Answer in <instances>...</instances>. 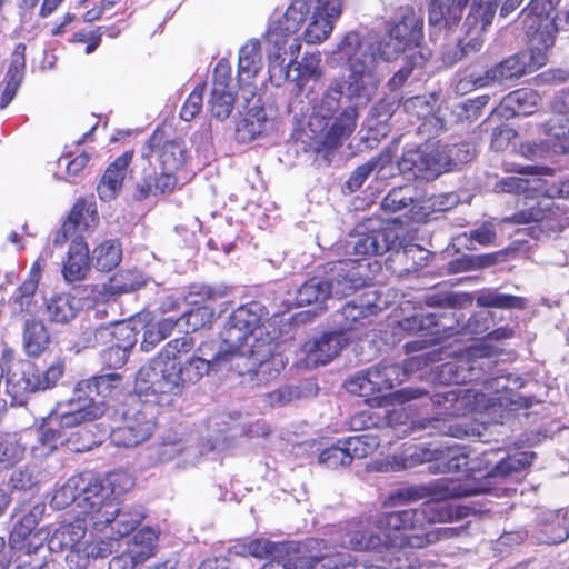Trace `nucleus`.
<instances>
[{
  "mask_svg": "<svg viewBox=\"0 0 569 569\" xmlns=\"http://www.w3.org/2000/svg\"><path fill=\"white\" fill-rule=\"evenodd\" d=\"M276 348V337H270L261 323L259 305L241 306L229 317L221 340L201 343V356L180 368V379L194 383L210 369L234 362L239 375L251 376L257 385L267 383L286 366L281 355L274 353Z\"/></svg>",
  "mask_w": 569,
  "mask_h": 569,
  "instance_id": "f257e3e1",
  "label": "nucleus"
},
{
  "mask_svg": "<svg viewBox=\"0 0 569 569\" xmlns=\"http://www.w3.org/2000/svg\"><path fill=\"white\" fill-rule=\"evenodd\" d=\"M556 18L550 1L531 0L520 13L529 49L510 56L486 70L483 73L488 86L503 84L545 66L548 62L549 50L555 44Z\"/></svg>",
  "mask_w": 569,
  "mask_h": 569,
  "instance_id": "f03ea898",
  "label": "nucleus"
},
{
  "mask_svg": "<svg viewBox=\"0 0 569 569\" xmlns=\"http://www.w3.org/2000/svg\"><path fill=\"white\" fill-rule=\"evenodd\" d=\"M337 54L349 69L347 80H340L346 96L367 103L383 79L377 43L361 39L357 32H349L339 43Z\"/></svg>",
  "mask_w": 569,
  "mask_h": 569,
  "instance_id": "7ed1b4c3",
  "label": "nucleus"
},
{
  "mask_svg": "<svg viewBox=\"0 0 569 569\" xmlns=\"http://www.w3.org/2000/svg\"><path fill=\"white\" fill-rule=\"evenodd\" d=\"M87 525L77 519L61 523L51 533L48 547L53 552H66V563L70 569H87L91 560L104 559L118 551L117 539H87Z\"/></svg>",
  "mask_w": 569,
  "mask_h": 569,
  "instance_id": "20e7f679",
  "label": "nucleus"
},
{
  "mask_svg": "<svg viewBox=\"0 0 569 569\" xmlns=\"http://www.w3.org/2000/svg\"><path fill=\"white\" fill-rule=\"evenodd\" d=\"M178 389V339L169 341L158 357L142 366L136 376L134 393L139 397L152 393L157 403L171 406Z\"/></svg>",
  "mask_w": 569,
  "mask_h": 569,
  "instance_id": "39448f33",
  "label": "nucleus"
},
{
  "mask_svg": "<svg viewBox=\"0 0 569 569\" xmlns=\"http://www.w3.org/2000/svg\"><path fill=\"white\" fill-rule=\"evenodd\" d=\"M372 525L377 531L390 538H397V543L388 545L390 550H402L406 548H425L439 539L450 538L458 535L457 528H442L438 533L430 531L425 533H409L415 530H422L423 522L419 508L381 512L375 516Z\"/></svg>",
  "mask_w": 569,
  "mask_h": 569,
  "instance_id": "423d86ee",
  "label": "nucleus"
},
{
  "mask_svg": "<svg viewBox=\"0 0 569 569\" xmlns=\"http://www.w3.org/2000/svg\"><path fill=\"white\" fill-rule=\"evenodd\" d=\"M343 84L339 79L325 91L318 106L315 107L313 119L332 120L322 139V147L328 150L338 149L356 130L359 117L356 99L347 96L348 103L343 106Z\"/></svg>",
  "mask_w": 569,
  "mask_h": 569,
  "instance_id": "0eeeda50",
  "label": "nucleus"
},
{
  "mask_svg": "<svg viewBox=\"0 0 569 569\" xmlns=\"http://www.w3.org/2000/svg\"><path fill=\"white\" fill-rule=\"evenodd\" d=\"M348 250L358 256H379L386 252H395L403 261L415 259L420 254L421 260L427 259L425 250L420 246H403L399 233L393 228L380 227V221L369 219L365 223L358 224L347 240Z\"/></svg>",
  "mask_w": 569,
  "mask_h": 569,
  "instance_id": "6e6552de",
  "label": "nucleus"
},
{
  "mask_svg": "<svg viewBox=\"0 0 569 569\" xmlns=\"http://www.w3.org/2000/svg\"><path fill=\"white\" fill-rule=\"evenodd\" d=\"M311 8L312 13L336 20L342 11V0H292L286 12L273 17L266 31V40L270 44L281 48L293 37Z\"/></svg>",
  "mask_w": 569,
  "mask_h": 569,
  "instance_id": "1a4fd4ad",
  "label": "nucleus"
},
{
  "mask_svg": "<svg viewBox=\"0 0 569 569\" xmlns=\"http://www.w3.org/2000/svg\"><path fill=\"white\" fill-rule=\"evenodd\" d=\"M509 378L505 375L485 378L481 390L450 389L432 396V402L441 406L439 415L446 417L465 416L468 412L480 410L489 401L487 395L508 391Z\"/></svg>",
  "mask_w": 569,
  "mask_h": 569,
  "instance_id": "9d476101",
  "label": "nucleus"
},
{
  "mask_svg": "<svg viewBox=\"0 0 569 569\" xmlns=\"http://www.w3.org/2000/svg\"><path fill=\"white\" fill-rule=\"evenodd\" d=\"M122 425L110 433L117 447H134L147 441L156 429L154 406L137 396H129L122 412Z\"/></svg>",
  "mask_w": 569,
  "mask_h": 569,
  "instance_id": "9b49d317",
  "label": "nucleus"
},
{
  "mask_svg": "<svg viewBox=\"0 0 569 569\" xmlns=\"http://www.w3.org/2000/svg\"><path fill=\"white\" fill-rule=\"evenodd\" d=\"M111 485V480L101 479L90 471L82 472L78 509L79 513L92 520L96 529H99L100 521L108 520V516L114 512L111 508L117 498Z\"/></svg>",
  "mask_w": 569,
  "mask_h": 569,
  "instance_id": "f8f14e48",
  "label": "nucleus"
},
{
  "mask_svg": "<svg viewBox=\"0 0 569 569\" xmlns=\"http://www.w3.org/2000/svg\"><path fill=\"white\" fill-rule=\"evenodd\" d=\"M106 412L103 400H97L88 392H78V385L73 396L67 401L59 402L50 412V422L62 428H73L84 422L99 419Z\"/></svg>",
  "mask_w": 569,
  "mask_h": 569,
  "instance_id": "ddd939ff",
  "label": "nucleus"
},
{
  "mask_svg": "<svg viewBox=\"0 0 569 569\" xmlns=\"http://www.w3.org/2000/svg\"><path fill=\"white\" fill-rule=\"evenodd\" d=\"M398 167L408 180L436 179L443 171L439 156V141H427L406 149L398 161Z\"/></svg>",
  "mask_w": 569,
  "mask_h": 569,
  "instance_id": "4468645a",
  "label": "nucleus"
},
{
  "mask_svg": "<svg viewBox=\"0 0 569 569\" xmlns=\"http://www.w3.org/2000/svg\"><path fill=\"white\" fill-rule=\"evenodd\" d=\"M548 197L541 200H531L528 208L516 212L510 221L515 223L538 224L548 236L557 233L569 227V213L553 200L552 190H548Z\"/></svg>",
  "mask_w": 569,
  "mask_h": 569,
  "instance_id": "2eb2a0df",
  "label": "nucleus"
},
{
  "mask_svg": "<svg viewBox=\"0 0 569 569\" xmlns=\"http://www.w3.org/2000/svg\"><path fill=\"white\" fill-rule=\"evenodd\" d=\"M550 109L551 117L541 123L542 144L556 154L569 156V89L552 98Z\"/></svg>",
  "mask_w": 569,
  "mask_h": 569,
  "instance_id": "dca6fc26",
  "label": "nucleus"
},
{
  "mask_svg": "<svg viewBox=\"0 0 569 569\" xmlns=\"http://www.w3.org/2000/svg\"><path fill=\"white\" fill-rule=\"evenodd\" d=\"M367 263L355 259L331 261L322 267V273L331 298L352 295L366 284L363 271Z\"/></svg>",
  "mask_w": 569,
  "mask_h": 569,
  "instance_id": "f3484780",
  "label": "nucleus"
},
{
  "mask_svg": "<svg viewBox=\"0 0 569 569\" xmlns=\"http://www.w3.org/2000/svg\"><path fill=\"white\" fill-rule=\"evenodd\" d=\"M388 302L376 289H368L358 300H351L336 313L335 322L341 331H350L370 323V318L387 309Z\"/></svg>",
  "mask_w": 569,
  "mask_h": 569,
  "instance_id": "a211bd4d",
  "label": "nucleus"
},
{
  "mask_svg": "<svg viewBox=\"0 0 569 569\" xmlns=\"http://www.w3.org/2000/svg\"><path fill=\"white\" fill-rule=\"evenodd\" d=\"M229 288L223 284L216 287L207 284L192 286L191 291L186 296L184 300L188 305H194L196 308L184 311L180 317L186 323L187 333L189 330L197 331L211 321L213 311L204 305L209 301H216L224 298L229 293Z\"/></svg>",
  "mask_w": 569,
  "mask_h": 569,
  "instance_id": "6ab92c4d",
  "label": "nucleus"
},
{
  "mask_svg": "<svg viewBox=\"0 0 569 569\" xmlns=\"http://www.w3.org/2000/svg\"><path fill=\"white\" fill-rule=\"evenodd\" d=\"M286 44L287 42L281 48L273 44L278 51L269 62L271 78L288 80L296 83L299 89H302L306 81H317L322 77V71L319 67L320 60L315 56L305 58L302 62L291 60L287 66H283V60L279 62L281 51L284 54L287 53Z\"/></svg>",
  "mask_w": 569,
  "mask_h": 569,
  "instance_id": "aec40b11",
  "label": "nucleus"
},
{
  "mask_svg": "<svg viewBox=\"0 0 569 569\" xmlns=\"http://www.w3.org/2000/svg\"><path fill=\"white\" fill-rule=\"evenodd\" d=\"M498 7L497 0H473L469 13L462 24L467 34L473 33L468 41H460L462 49H466V57L480 51L483 40L480 33L491 24Z\"/></svg>",
  "mask_w": 569,
  "mask_h": 569,
  "instance_id": "412c9836",
  "label": "nucleus"
},
{
  "mask_svg": "<svg viewBox=\"0 0 569 569\" xmlns=\"http://www.w3.org/2000/svg\"><path fill=\"white\" fill-rule=\"evenodd\" d=\"M348 345V340L340 332H323L315 336L302 346L307 367L326 365L336 358Z\"/></svg>",
  "mask_w": 569,
  "mask_h": 569,
  "instance_id": "4be33fe9",
  "label": "nucleus"
},
{
  "mask_svg": "<svg viewBox=\"0 0 569 569\" xmlns=\"http://www.w3.org/2000/svg\"><path fill=\"white\" fill-rule=\"evenodd\" d=\"M133 540L132 547L110 560L109 569H136L153 555L156 535L152 530H140Z\"/></svg>",
  "mask_w": 569,
  "mask_h": 569,
  "instance_id": "5701e85b",
  "label": "nucleus"
},
{
  "mask_svg": "<svg viewBox=\"0 0 569 569\" xmlns=\"http://www.w3.org/2000/svg\"><path fill=\"white\" fill-rule=\"evenodd\" d=\"M366 533V523L363 520L351 521L347 525L345 533L341 536V545L346 548L357 551H390L388 545L397 543V538L389 536L363 538Z\"/></svg>",
  "mask_w": 569,
  "mask_h": 569,
  "instance_id": "b1692460",
  "label": "nucleus"
},
{
  "mask_svg": "<svg viewBox=\"0 0 569 569\" xmlns=\"http://www.w3.org/2000/svg\"><path fill=\"white\" fill-rule=\"evenodd\" d=\"M111 510L114 511L112 512V516H108V520L106 521H100L99 527L110 526L111 530L117 535V540L133 532L144 518L142 507H120L117 500L113 502Z\"/></svg>",
  "mask_w": 569,
  "mask_h": 569,
  "instance_id": "393cba45",
  "label": "nucleus"
},
{
  "mask_svg": "<svg viewBox=\"0 0 569 569\" xmlns=\"http://www.w3.org/2000/svg\"><path fill=\"white\" fill-rule=\"evenodd\" d=\"M131 159L132 153L124 152L109 164L97 187L101 200L110 201L117 197Z\"/></svg>",
  "mask_w": 569,
  "mask_h": 569,
  "instance_id": "a878e982",
  "label": "nucleus"
},
{
  "mask_svg": "<svg viewBox=\"0 0 569 569\" xmlns=\"http://www.w3.org/2000/svg\"><path fill=\"white\" fill-rule=\"evenodd\" d=\"M89 271V249L82 237L76 236L68 250L67 261L63 263L62 274L68 282L84 279Z\"/></svg>",
  "mask_w": 569,
  "mask_h": 569,
  "instance_id": "bb28decb",
  "label": "nucleus"
},
{
  "mask_svg": "<svg viewBox=\"0 0 569 569\" xmlns=\"http://www.w3.org/2000/svg\"><path fill=\"white\" fill-rule=\"evenodd\" d=\"M469 0H430L429 23L433 27L448 28L457 26Z\"/></svg>",
  "mask_w": 569,
  "mask_h": 569,
  "instance_id": "cd10ccee",
  "label": "nucleus"
},
{
  "mask_svg": "<svg viewBox=\"0 0 569 569\" xmlns=\"http://www.w3.org/2000/svg\"><path fill=\"white\" fill-rule=\"evenodd\" d=\"M422 19L412 8L403 10L400 21L390 30L391 39H396L395 51L407 50L410 43L416 42L420 36Z\"/></svg>",
  "mask_w": 569,
  "mask_h": 569,
  "instance_id": "c85d7f7f",
  "label": "nucleus"
},
{
  "mask_svg": "<svg viewBox=\"0 0 569 569\" xmlns=\"http://www.w3.org/2000/svg\"><path fill=\"white\" fill-rule=\"evenodd\" d=\"M80 310V300L71 293H57L47 300L46 316L50 322L68 323Z\"/></svg>",
  "mask_w": 569,
  "mask_h": 569,
  "instance_id": "c756f323",
  "label": "nucleus"
},
{
  "mask_svg": "<svg viewBox=\"0 0 569 569\" xmlns=\"http://www.w3.org/2000/svg\"><path fill=\"white\" fill-rule=\"evenodd\" d=\"M439 452L440 450H436V447L410 446L400 453L392 456V461L388 462L390 468H386V470L411 469L420 463L435 461L440 456Z\"/></svg>",
  "mask_w": 569,
  "mask_h": 569,
  "instance_id": "7c9ffc66",
  "label": "nucleus"
},
{
  "mask_svg": "<svg viewBox=\"0 0 569 569\" xmlns=\"http://www.w3.org/2000/svg\"><path fill=\"white\" fill-rule=\"evenodd\" d=\"M267 114L259 106V101L249 111L242 120H240L236 128V139L241 143H248L261 136L266 130Z\"/></svg>",
  "mask_w": 569,
  "mask_h": 569,
  "instance_id": "2f4dec72",
  "label": "nucleus"
},
{
  "mask_svg": "<svg viewBox=\"0 0 569 569\" xmlns=\"http://www.w3.org/2000/svg\"><path fill=\"white\" fill-rule=\"evenodd\" d=\"M389 162V153L381 152L379 156L372 157L367 162L358 166L350 173L342 187L343 190H347L349 193L359 190L372 173H375L376 177H380Z\"/></svg>",
  "mask_w": 569,
  "mask_h": 569,
  "instance_id": "473e14b6",
  "label": "nucleus"
},
{
  "mask_svg": "<svg viewBox=\"0 0 569 569\" xmlns=\"http://www.w3.org/2000/svg\"><path fill=\"white\" fill-rule=\"evenodd\" d=\"M262 67L259 40L251 39L240 48L238 59L239 81H251Z\"/></svg>",
  "mask_w": 569,
  "mask_h": 569,
  "instance_id": "72a5a7b5",
  "label": "nucleus"
},
{
  "mask_svg": "<svg viewBox=\"0 0 569 569\" xmlns=\"http://www.w3.org/2000/svg\"><path fill=\"white\" fill-rule=\"evenodd\" d=\"M441 378L448 383H467L473 381L475 373L470 367L469 347L461 351L455 360L439 367Z\"/></svg>",
  "mask_w": 569,
  "mask_h": 569,
  "instance_id": "f704fd0d",
  "label": "nucleus"
},
{
  "mask_svg": "<svg viewBox=\"0 0 569 569\" xmlns=\"http://www.w3.org/2000/svg\"><path fill=\"white\" fill-rule=\"evenodd\" d=\"M349 552H320L313 556H302L293 562L289 561L290 569H341L343 561H349Z\"/></svg>",
  "mask_w": 569,
  "mask_h": 569,
  "instance_id": "c9c22d12",
  "label": "nucleus"
},
{
  "mask_svg": "<svg viewBox=\"0 0 569 569\" xmlns=\"http://www.w3.org/2000/svg\"><path fill=\"white\" fill-rule=\"evenodd\" d=\"M328 298L331 296L322 272L306 280L296 292V301L299 306L318 305L322 309V303Z\"/></svg>",
  "mask_w": 569,
  "mask_h": 569,
  "instance_id": "e433bc0d",
  "label": "nucleus"
},
{
  "mask_svg": "<svg viewBox=\"0 0 569 569\" xmlns=\"http://www.w3.org/2000/svg\"><path fill=\"white\" fill-rule=\"evenodd\" d=\"M46 507L43 503H34L27 509H21V516L13 526L10 540L13 543L24 541L34 530L41 518L43 517Z\"/></svg>",
  "mask_w": 569,
  "mask_h": 569,
  "instance_id": "4c0bfd02",
  "label": "nucleus"
},
{
  "mask_svg": "<svg viewBox=\"0 0 569 569\" xmlns=\"http://www.w3.org/2000/svg\"><path fill=\"white\" fill-rule=\"evenodd\" d=\"M66 428L50 422V415L47 417L42 427L37 431V438L40 447L32 446L31 450L36 456H47L59 446H64Z\"/></svg>",
  "mask_w": 569,
  "mask_h": 569,
  "instance_id": "58836bf2",
  "label": "nucleus"
},
{
  "mask_svg": "<svg viewBox=\"0 0 569 569\" xmlns=\"http://www.w3.org/2000/svg\"><path fill=\"white\" fill-rule=\"evenodd\" d=\"M497 228L492 221H483L468 231L460 233L457 241L467 250H476L477 246L489 247L497 241Z\"/></svg>",
  "mask_w": 569,
  "mask_h": 569,
  "instance_id": "ea45409f",
  "label": "nucleus"
},
{
  "mask_svg": "<svg viewBox=\"0 0 569 569\" xmlns=\"http://www.w3.org/2000/svg\"><path fill=\"white\" fill-rule=\"evenodd\" d=\"M121 381L122 376L116 372L91 377L78 382V392H88L94 398H107L120 387Z\"/></svg>",
  "mask_w": 569,
  "mask_h": 569,
  "instance_id": "a19ab883",
  "label": "nucleus"
},
{
  "mask_svg": "<svg viewBox=\"0 0 569 569\" xmlns=\"http://www.w3.org/2000/svg\"><path fill=\"white\" fill-rule=\"evenodd\" d=\"M469 355L473 381L483 380L497 362L495 348L485 343L473 345L469 347Z\"/></svg>",
  "mask_w": 569,
  "mask_h": 569,
  "instance_id": "79ce46f5",
  "label": "nucleus"
},
{
  "mask_svg": "<svg viewBox=\"0 0 569 569\" xmlns=\"http://www.w3.org/2000/svg\"><path fill=\"white\" fill-rule=\"evenodd\" d=\"M439 156L445 171L470 162L476 156V148L471 142L467 141L451 146L439 142Z\"/></svg>",
  "mask_w": 569,
  "mask_h": 569,
  "instance_id": "37998d69",
  "label": "nucleus"
},
{
  "mask_svg": "<svg viewBox=\"0 0 569 569\" xmlns=\"http://www.w3.org/2000/svg\"><path fill=\"white\" fill-rule=\"evenodd\" d=\"M122 259V248L118 240H106L92 251L91 262L103 272L111 271Z\"/></svg>",
  "mask_w": 569,
  "mask_h": 569,
  "instance_id": "c03bdc74",
  "label": "nucleus"
},
{
  "mask_svg": "<svg viewBox=\"0 0 569 569\" xmlns=\"http://www.w3.org/2000/svg\"><path fill=\"white\" fill-rule=\"evenodd\" d=\"M436 450H440V456L435 461L438 462L437 469L441 472H468L471 470L469 468V458L460 448L453 445H446L436 447Z\"/></svg>",
  "mask_w": 569,
  "mask_h": 569,
  "instance_id": "a18cd8bd",
  "label": "nucleus"
},
{
  "mask_svg": "<svg viewBox=\"0 0 569 569\" xmlns=\"http://www.w3.org/2000/svg\"><path fill=\"white\" fill-rule=\"evenodd\" d=\"M476 303L481 308L523 309L526 299L502 293L496 289H486L478 292Z\"/></svg>",
  "mask_w": 569,
  "mask_h": 569,
  "instance_id": "49530a36",
  "label": "nucleus"
},
{
  "mask_svg": "<svg viewBox=\"0 0 569 569\" xmlns=\"http://www.w3.org/2000/svg\"><path fill=\"white\" fill-rule=\"evenodd\" d=\"M49 335L44 325L37 320H27L23 331L24 350L30 357H38L47 348Z\"/></svg>",
  "mask_w": 569,
  "mask_h": 569,
  "instance_id": "de8ad7c7",
  "label": "nucleus"
},
{
  "mask_svg": "<svg viewBox=\"0 0 569 569\" xmlns=\"http://www.w3.org/2000/svg\"><path fill=\"white\" fill-rule=\"evenodd\" d=\"M27 436L28 433H7L0 436V465L7 468L22 460L26 452L23 440Z\"/></svg>",
  "mask_w": 569,
  "mask_h": 569,
  "instance_id": "09e8293b",
  "label": "nucleus"
},
{
  "mask_svg": "<svg viewBox=\"0 0 569 569\" xmlns=\"http://www.w3.org/2000/svg\"><path fill=\"white\" fill-rule=\"evenodd\" d=\"M81 485L82 473L70 477L62 486L54 490L50 506L57 510H63L71 505L78 508Z\"/></svg>",
  "mask_w": 569,
  "mask_h": 569,
  "instance_id": "8fccbe9b",
  "label": "nucleus"
},
{
  "mask_svg": "<svg viewBox=\"0 0 569 569\" xmlns=\"http://www.w3.org/2000/svg\"><path fill=\"white\" fill-rule=\"evenodd\" d=\"M122 331H126V342L123 345H113L101 352L102 363L109 368L117 369L126 365L129 352L137 342L136 335L131 329L127 327Z\"/></svg>",
  "mask_w": 569,
  "mask_h": 569,
  "instance_id": "3c124183",
  "label": "nucleus"
},
{
  "mask_svg": "<svg viewBox=\"0 0 569 569\" xmlns=\"http://www.w3.org/2000/svg\"><path fill=\"white\" fill-rule=\"evenodd\" d=\"M178 320L164 318L158 322L146 326L143 339L141 341V350L149 352L158 343L169 337L177 326Z\"/></svg>",
  "mask_w": 569,
  "mask_h": 569,
  "instance_id": "603ef678",
  "label": "nucleus"
},
{
  "mask_svg": "<svg viewBox=\"0 0 569 569\" xmlns=\"http://www.w3.org/2000/svg\"><path fill=\"white\" fill-rule=\"evenodd\" d=\"M342 443H345V450H347L352 462L353 459H362L375 452L380 446V440L373 433H363L342 439Z\"/></svg>",
  "mask_w": 569,
  "mask_h": 569,
  "instance_id": "864d4df0",
  "label": "nucleus"
},
{
  "mask_svg": "<svg viewBox=\"0 0 569 569\" xmlns=\"http://www.w3.org/2000/svg\"><path fill=\"white\" fill-rule=\"evenodd\" d=\"M540 96L532 89H519L508 94L506 102L517 114H532L539 102Z\"/></svg>",
  "mask_w": 569,
  "mask_h": 569,
  "instance_id": "5fc2aeb1",
  "label": "nucleus"
},
{
  "mask_svg": "<svg viewBox=\"0 0 569 569\" xmlns=\"http://www.w3.org/2000/svg\"><path fill=\"white\" fill-rule=\"evenodd\" d=\"M409 52L410 53L405 56V64L388 81V87L391 91L400 89L412 70L415 68H421L428 59L420 49H410Z\"/></svg>",
  "mask_w": 569,
  "mask_h": 569,
  "instance_id": "6e6d98bb",
  "label": "nucleus"
},
{
  "mask_svg": "<svg viewBox=\"0 0 569 569\" xmlns=\"http://www.w3.org/2000/svg\"><path fill=\"white\" fill-rule=\"evenodd\" d=\"M535 457V452H516L498 461L491 469L490 475L493 477H507L531 466Z\"/></svg>",
  "mask_w": 569,
  "mask_h": 569,
  "instance_id": "4d7b16f0",
  "label": "nucleus"
},
{
  "mask_svg": "<svg viewBox=\"0 0 569 569\" xmlns=\"http://www.w3.org/2000/svg\"><path fill=\"white\" fill-rule=\"evenodd\" d=\"M63 368L61 365H52L46 370H34L30 372L27 378V389L29 391L47 390L52 388L57 381L62 377Z\"/></svg>",
  "mask_w": 569,
  "mask_h": 569,
  "instance_id": "13d9d810",
  "label": "nucleus"
},
{
  "mask_svg": "<svg viewBox=\"0 0 569 569\" xmlns=\"http://www.w3.org/2000/svg\"><path fill=\"white\" fill-rule=\"evenodd\" d=\"M162 140V133L160 130H157L153 136L150 138V146L152 148H158V158L161 163L162 170H168L169 172L178 171V158L176 157V151L178 149V144L174 140H168L160 146Z\"/></svg>",
  "mask_w": 569,
  "mask_h": 569,
  "instance_id": "bf43d9fd",
  "label": "nucleus"
},
{
  "mask_svg": "<svg viewBox=\"0 0 569 569\" xmlns=\"http://www.w3.org/2000/svg\"><path fill=\"white\" fill-rule=\"evenodd\" d=\"M208 103L211 116L223 121L230 117L233 110L234 96L231 90H222V87L219 86L218 90H211Z\"/></svg>",
  "mask_w": 569,
  "mask_h": 569,
  "instance_id": "052dcab7",
  "label": "nucleus"
},
{
  "mask_svg": "<svg viewBox=\"0 0 569 569\" xmlns=\"http://www.w3.org/2000/svg\"><path fill=\"white\" fill-rule=\"evenodd\" d=\"M418 508L423 526L426 523L451 521L455 518V511L447 501H426Z\"/></svg>",
  "mask_w": 569,
  "mask_h": 569,
  "instance_id": "680f3d73",
  "label": "nucleus"
},
{
  "mask_svg": "<svg viewBox=\"0 0 569 569\" xmlns=\"http://www.w3.org/2000/svg\"><path fill=\"white\" fill-rule=\"evenodd\" d=\"M415 199L410 187L395 188L383 198L381 208L388 212H401L412 207Z\"/></svg>",
  "mask_w": 569,
  "mask_h": 569,
  "instance_id": "e2e57ef3",
  "label": "nucleus"
},
{
  "mask_svg": "<svg viewBox=\"0 0 569 569\" xmlns=\"http://www.w3.org/2000/svg\"><path fill=\"white\" fill-rule=\"evenodd\" d=\"M234 549L238 555L263 559L280 552L281 546L266 538H257L247 543L234 546Z\"/></svg>",
  "mask_w": 569,
  "mask_h": 569,
  "instance_id": "0e129e2a",
  "label": "nucleus"
},
{
  "mask_svg": "<svg viewBox=\"0 0 569 569\" xmlns=\"http://www.w3.org/2000/svg\"><path fill=\"white\" fill-rule=\"evenodd\" d=\"M495 312L479 311L457 329L455 332L465 337L473 338L488 332L493 323Z\"/></svg>",
  "mask_w": 569,
  "mask_h": 569,
  "instance_id": "69168bd1",
  "label": "nucleus"
},
{
  "mask_svg": "<svg viewBox=\"0 0 569 569\" xmlns=\"http://www.w3.org/2000/svg\"><path fill=\"white\" fill-rule=\"evenodd\" d=\"M83 203H76L71 209L68 219L61 227V230L57 233L53 243L62 244L69 237L74 236L78 231L86 229L87 224L83 223Z\"/></svg>",
  "mask_w": 569,
  "mask_h": 569,
  "instance_id": "338daca9",
  "label": "nucleus"
},
{
  "mask_svg": "<svg viewBox=\"0 0 569 569\" xmlns=\"http://www.w3.org/2000/svg\"><path fill=\"white\" fill-rule=\"evenodd\" d=\"M319 465L325 466L328 469L345 468L351 465V458L345 450V443L339 440L336 445L323 449L318 456Z\"/></svg>",
  "mask_w": 569,
  "mask_h": 569,
  "instance_id": "774afa93",
  "label": "nucleus"
}]
</instances>
